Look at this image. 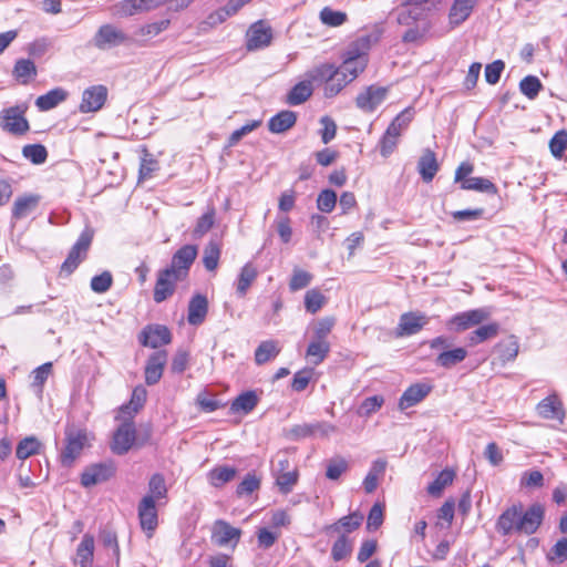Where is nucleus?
<instances>
[{
    "instance_id": "nucleus-55",
    "label": "nucleus",
    "mask_w": 567,
    "mask_h": 567,
    "mask_svg": "<svg viewBox=\"0 0 567 567\" xmlns=\"http://www.w3.org/2000/svg\"><path fill=\"white\" fill-rule=\"evenodd\" d=\"M147 392L144 386L140 385L133 390L128 404L122 406V412L131 414L136 413L145 404Z\"/></svg>"
},
{
    "instance_id": "nucleus-58",
    "label": "nucleus",
    "mask_w": 567,
    "mask_h": 567,
    "mask_svg": "<svg viewBox=\"0 0 567 567\" xmlns=\"http://www.w3.org/2000/svg\"><path fill=\"white\" fill-rule=\"evenodd\" d=\"M567 148V132L558 131L549 141V150L555 158L560 159Z\"/></svg>"
},
{
    "instance_id": "nucleus-7",
    "label": "nucleus",
    "mask_w": 567,
    "mask_h": 567,
    "mask_svg": "<svg viewBox=\"0 0 567 567\" xmlns=\"http://www.w3.org/2000/svg\"><path fill=\"white\" fill-rule=\"evenodd\" d=\"M367 63V54L360 52L357 47H351L344 55L343 63L336 70L351 82L365 69Z\"/></svg>"
},
{
    "instance_id": "nucleus-29",
    "label": "nucleus",
    "mask_w": 567,
    "mask_h": 567,
    "mask_svg": "<svg viewBox=\"0 0 567 567\" xmlns=\"http://www.w3.org/2000/svg\"><path fill=\"white\" fill-rule=\"evenodd\" d=\"M417 171L425 183L432 182L439 171L435 153L426 148L417 162Z\"/></svg>"
},
{
    "instance_id": "nucleus-6",
    "label": "nucleus",
    "mask_w": 567,
    "mask_h": 567,
    "mask_svg": "<svg viewBox=\"0 0 567 567\" xmlns=\"http://www.w3.org/2000/svg\"><path fill=\"white\" fill-rule=\"evenodd\" d=\"M272 29L264 20L252 23L246 33V48L248 51L264 49L271 43Z\"/></svg>"
},
{
    "instance_id": "nucleus-43",
    "label": "nucleus",
    "mask_w": 567,
    "mask_h": 567,
    "mask_svg": "<svg viewBox=\"0 0 567 567\" xmlns=\"http://www.w3.org/2000/svg\"><path fill=\"white\" fill-rule=\"evenodd\" d=\"M41 445L42 444L35 436H27L19 442L16 455L19 460H25L32 455L39 454Z\"/></svg>"
},
{
    "instance_id": "nucleus-40",
    "label": "nucleus",
    "mask_w": 567,
    "mask_h": 567,
    "mask_svg": "<svg viewBox=\"0 0 567 567\" xmlns=\"http://www.w3.org/2000/svg\"><path fill=\"white\" fill-rule=\"evenodd\" d=\"M13 75L20 83L28 84L37 75V66L29 59H20L14 64Z\"/></svg>"
},
{
    "instance_id": "nucleus-52",
    "label": "nucleus",
    "mask_w": 567,
    "mask_h": 567,
    "mask_svg": "<svg viewBox=\"0 0 567 567\" xmlns=\"http://www.w3.org/2000/svg\"><path fill=\"white\" fill-rule=\"evenodd\" d=\"M413 118V111L411 109L403 110L398 114L386 130L391 131L395 136L402 134V132L409 126Z\"/></svg>"
},
{
    "instance_id": "nucleus-25",
    "label": "nucleus",
    "mask_w": 567,
    "mask_h": 567,
    "mask_svg": "<svg viewBox=\"0 0 567 567\" xmlns=\"http://www.w3.org/2000/svg\"><path fill=\"white\" fill-rule=\"evenodd\" d=\"M166 0H124L118 3V12L130 17L158 8Z\"/></svg>"
},
{
    "instance_id": "nucleus-5",
    "label": "nucleus",
    "mask_w": 567,
    "mask_h": 567,
    "mask_svg": "<svg viewBox=\"0 0 567 567\" xmlns=\"http://www.w3.org/2000/svg\"><path fill=\"white\" fill-rule=\"evenodd\" d=\"M130 38L121 29L113 24H103L93 37V44L100 50H110L126 44Z\"/></svg>"
},
{
    "instance_id": "nucleus-8",
    "label": "nucleus",
    "mask_w": 567,
    "mask_h": 567,
    "mask_svg": "<svg viewBox=\"0 0 567 567\" xmlns=\"http://www.w3.org/2000/svg\"><path fill=\"white\" fill-rule=\"evenodd\" d=\"M489 313L483 308L464 311L453 316L446 323L450 330L462 332L480 326L488 318Z\"/></svg>"
},
{
    "instance_id": "nucleus-48",
    "label": "nucleus",
    "mask_w": 567,
    "mask_h": 567,
    "mask_svg": "<svg viewBox=\"0 0 567 567\" xmlns=\"http://www.w3.org/2000/svg\"><path fill=\"white\" fill-rule=\"evenodd\" d=\"M454 480V472L445 468L437 477L427 486V493L432 496H440L442 491Z\"/></svg>"
},
{
    "instance_id": "nucleus-64",
    "label": "nucleus",
    "mask_w": 567,
    "mask_h": 567,
    "mask_svg": "<svg viewBox=\"0 0 567 567\" xmlns=\"http://www.w3.org/2000/svg\"><path fill=\"white\" fill-rule=\"evenodd\" d=\"M260 487V480L255 474H247L245 478L237 486V495H250Z\"/></svg>"
},
{
    "instance_id": "nucleus-51",
    "label": "nucleus",
    "mask_w": 567,
    "mask_h": 567,
    "mask_svg": "<svg viewBox=\"0 0 567 567\" xmlns=\"http://www.w3.org/2000/svg\"><path fill=\"white\" fill-rule=\"evenodd\" d=\"M542 89L543 84L535 75H527L519 82L520 92L529 100L536 99Z\"/></svg>"
},
{
    "instance_id": "nucleus-11",
    "label": "nucleus",
    "mask_w": 567,
    "mask_h": 567,
    "mask_svg": "<svg viewBox=\"0 0 567 567\" xmlns=\"http://www.w3.org/2000/svg\"><path fill=\"white\" fill-rule=\"evenodd\" d=\"M115 474L113 463H97L87 466L81 474V485L92 487L96 484L106 482Z\"/></svg>"
},
{
    "instance_id": "nucleus-39",
    "label": "nucleus",
    "mask_w": 567,
    "mask_h": 567,
    "mask_svg": "<svg viewBox=\"0 0 567 567\" xmlns=\"http://www.w3.org/2000/svg\"><path fill=\"white\" fill-rule=\"evenodd\" d=\"M144 497H151L154 502H159L167 497V486L162 474L155 473L148 481V493Z\"/></svg>"
},
{
    "instance_id": "nucleus-28",
    "label": "nucleus",
    "mask_w": 567,
    "mask_h": 567,
    "mask_svg": "<svg viewBox=\"0 0 567 567\" xmlns=\"http://www.w3.org/2000/svg\"><path fill=\"white\" fill-rule=\"evenodd\" d=\"M315 80L308 76V72L306 73V79L299 83H297L288 93L287 102L290 105H299L306 102L313 92Z\"/></svg>"
},
{
    "instance_id": "nucleus-9",
    "label": "nucleus",
    "mask_w": 567,
    "mask_h": 567,
    "mask_svg": "<svg viewBox=\"0 0 567 567\" xmlns=\"http://www.w3.org/2000/svg\"><path fill=\"white\" fill-rule=\"evenodd\" d=\"M241 530L233 527L224 519H217L212 527V542L219 546H231L233 548L239 543Z\"/></svg>"
},
{
    "instance_id": "nucleus-21",
    "label": "nucleus",
    "mask_w": 567,
    "mask_h": 567,
    "mask_svg": "<svg viewBox=\"0 0 567 567\" xmlns=\"http://www.w3.org/2000/svg\"><path fill=\"white\" fill-rule=\"evenodd\" d=\"M537 413L546 420H557L563 424L565 410L563 403L556 394L548 395L537 404Z\"/></svg>"
},
{
    "instance_id": "nucleus-33",
    "label": "nucleus",
    "mask_w": 567,
    "mask_h": 567,
    "mask_svg": "<svg viewBox=\"0 0 567 567\" xmlns=\"http://www.w3.org/2000/svg\"><path fill=\"white\" fill-rule=\"evenodd\" d=\"M68 92L62 87H55L35 100V106L40 111H49L65 101Z\"/></svg>"
},
{
    "instance_id": "nucleus-56",
    "label": "nucleus",
    "mask_w": 567,
    "mask_h": 567,
    "mask_svg": "<svg viewBox=\"0 0 567 567\" xmlns=\"http://www.w3.org/2000/svg\"><path fill=\"white\" fill-rule=\"evenodd\" d=\"M298 481V472L297 470H289L281 473H278L276 476V483L281 493L288 494L292 491V487L296 485Z\"/></svg>"
},
{
    "instance_id": "nucleus-57",
    "label": "nucleus",
    "mask_w": 567,
    "mask_h": 567,
    "mask_svg": "<svg viewBox=\"0 0 567 567\" xmlns=\"http://www.w3.org/2000/svg\"><path fill=\"white\" fill-rule=\"evenodd\" d=\"M348 462L340 456L328 461L326 476L331 481H337L348 470Z\"/></svg>"
},
{
    "instance_id": "nucleus-10",
    "label": "nucleus",
    "mask_w": 567,
    "mask_h": 567,
    "mask_svg": "<svg viewBox=\"0 0 567 567\" xmlns=\"http://www.w3.org/2000/svg\"><path fill=\"white\" fill-rule=\"evenodd\" d=\"M198 250L195 245H185L181 247L172 257L171 266L167 269H173L175 278L185 279L188 275L189 268L197 257Z\"/></svg>"
},
{
    "instance_id": "nucleus-14",
    "label": "nucleus",
    "mask_w": 567,
    "mask_h": 567,
    "mask_svg": "<svg viewBox=\"0 0 567 567\" xmlns=\"http://www.w3.org/2000/svg\"><path fill=\"white\" fill-rule=\"evenodd\" d=\"M545 509L540 504H533L525 513L519 508V534L532 535L542 525Z\"/></svg>"
},
{
    "instance_id": "nucleus-47",
    "label": "nucleus",
    "mask_w": 567,
    "mask_h": 567,
    "mask_svg": "<svg viewBox=\"0 0 567 567\" xmlns=\"http://www.w3.org/2000/svg\"><path fill=\"white\" fill-rule=\"evenodd\" d=\"M220 257V246L218 243L210 240L204 249L203 262L208 271L217 268Z\"/></svg>"
},
{
    "instance_id": "nucleus-20",
    "label": "nucleus",
    "mask_w": 567,
    "mask_h": 567,
    "mask_svg": "<svg viewBox=\"0 0 567 567\" xmlns=\"http://www.w3.org/2000/svg\"><path fill=\"white\" fill-rule=\"evenodd\" d=\"M171 340V331L167 327L161 324L150 326L145 328L141 334L142 344L153 349L168 344Z\"/></svg>"
},
{
    "instance_id": "nucleus-18",
    "label": "nucleus",
    "mask_w": 567,
    "mask_h": 567,
    "mask_svg": "<svg viewBox=\"0 0 567 567\" xmlns=\"http://www.w3.org/2000/svg\"><path fill=\"white\" fill-rule=\"evenodd\" d=\"M385 96V87L371 85L357 96L355 104L363 112H373L384 101Z\"/></svg>"
},
{
    "instance_id": "nucleus-44",
    "label": "nucleus",
    "mask_w": 567,
    "mask_h": 567,
    "mask_svg": "<svg viewBox=\"0 0 567 567\" xmlns=\"http://www.w3.org/2000/svg\"><path fill=\"white\" fill-rule=\"evenodd\" d=\"M461 188L487 194H495L497 192L496 186L489 179L483 177H468L466 181H463Z\"/></svg>"
},
{
    "instance_id": "nucleus-41",
    "label": "nucleus",
    "mask_w": 567,
    "mask_h": 567,
    "mask_svg": "<svg viewBox=\"0 0 567 567\" xmlns=\"http://www.w3.org/2000/svg\"><path fill=\"white\" fill-rule=\"evenodd\" d=\"M258 403V396L254 391H247L238 395L231 403L230 410L235 413L237 412H244L249 413L251 412Z\"/></svg>"
},
{
    "instance_id": "nucleus-59",
    "label": "nucleus",
    "mask_w": 567,
    "mask_h": 567,
    "mask_svg": "<svg viewBox=\"0 0 567 567\" xmlns=\"http://www.w3.org/2000/svg\"><path fill=\"white\" fill-rule=\"evenodd\" d=\"M324 296L317 289H311L306 292L305 307L308 312L316 313L324 305Z\"/></svg>"
},
{
    "instance_id": "nucleus-17",
    "label": "nucleus",
    "mask_w": 567,
    "mask_h": 567,
    "mask_svg": "<svg viewBox=\"0 0 567 567\" xmlns=\"http://www.w3.org/2000/svg\"><path fill=\"white\" fill-rule=\"evenodd\" d=\"M137 513L142 529L151 535L158 524L156 502L151 497H143L138 503Z\"/></svg>"
},
{
    "instance_id": "nucleus-13",
    "label": "nucleus",
    "mask_w": 567,
    "mask_h": 567,
    "mask_svg": "<svg viewBox=\"0 0 567 567\" xmlns=\"http://www.w3.org/2000/svg\"><path fill=\"white\" fill-rule=\"evenodd\" d=\"M135 426L133 422H123L113 435L112 451L123 455L130 451L135 442Z\"/></svg>"
},
{
    "instance_id": "nucleus-34",
    "label": "nucleus",
    "mask_w": 567,
    "mask_h": 567,
    "mask_svg": "<svg viewBox=\"0 0 567 567\" xmlns=\"http://www.w3.org/2000/svg\"><path fill=\"white\" fill-rule=\"evenodd\" d=\"M467 357V351L464 348H455L452 350L442 351L435 359V363L439 367L451 369L455 367L457 363L465 360Z\"/></svg>"
},
{
    "instance_id": "nucleus-61",
    "label": "nucleus",
    "mask_w": 567,
    "mask_h": 567,
    "mask_svg": "<svg viewBox=\"0 0 567 567\" xmlns=\"http://www.w3.org/2000/svg\"><path fill=\"white\" fill-rule=\"evenodd\" d=\"M113 284V277L110 271H103L101 275L91 279V289L96 293L106 292Z\"/></svg>"
},
{
    "instance_id": "nucleus-31",
    "label": "nucleus",
    "mask_w": 567,
    "mask_h": 567,
    "mask_svg": "<svg viewBox=\"0 0 567 567\" xmlns=\"http://www.w3.org/2000/svg\"><path fill=\"white\" fill-rule=\"evenodd\" d=\"M39 202L40 196L33 194L18 197L13 203L12 217L14 219L28 217L37 209Z\"/></svg>"
},
{
    "instance_id": "nucleus-54",
    "label": "nucleus",
    "mask_w": 567,
    "mask_h": 567,
    "mask_svg": "<svg viewBox=\"0 0 567 567\" xmlns=\"http://www.w3.org/2000/svg\"><path fill=\"white\" fill-rule=\"evenodd\" d=\"M544 475L538 470L525 471L520 475L519 486L522 488H540L544 486Z\"/></svg>"
},
{
    "instance_id": "nucleus-35",
    "label": "nucleus",
    "mask_w": 567,
    "mask_h": 567,
    "mask_svg": "<svg viewBox=\"0 0 567 567\" xmlns=\"http://www.w3.org/2000/svg\"><path fill=\"white\" fill-rule=\"evenodd\" d=\"M257 276V268L251 262H247L241 268L236 287V292L239 297L246 296L249 287L256 280Z\"/></svg>"
},
{
    "instance_id": "nucleus-49",
    "label": "nucleus",
    "mask_w": 567,
    "mask_h": 567,
    "mask_svg": "<svg viewBox=\"0 0 567 567\" xmlns=\"http://www.w3.org/2000/svg\"><path fill=\"white\" fill-rule=\"evenodd\" d=\"M320 21L328 27H340L342 25L348 16L346 12L332 10L330 7H324L319 14Z\"/></svg>"
},
{
    "instance_id": "nucleus-53",
    "label": "nucleus",
    "mask_w": 567,
    "mask_h": 567,
    "mask_svg": "<svg viewBox=\"0 0 567 567\" xmlns=\"http://www.w3.org/2000/svg\"><path fill=\"white\" fill-rule=\"evenodd\" d=\"M23 156L35 165L43 164L47 161V148L41 144H29L22 148Z\"/></svg>"
},
{
    "instance_id": "nucleus-1",
    "label": "nucleus",
    "mask_w": 567,
    "mask_h": 567,
    "mask_svg": "<svg viewBox=\"0 0 567 567\" xmlns=\"http://www.w3.org/2000/svg\"><path fill=\"white\" fill-rule=\"evenodd\" d=\"M308 76L315 80L316 84L324 83V95L327 97L337 95L350 82L329 64H322L308 71Z\"/></svg>"
},
{
    "instance_id": "nucleus-3",
    "label": "nucleus",
    "mask_w": 567,
    "mask_h": 567,
    "mask_svg": "<svg viewBox=\"0 0 567 567\" xmlns=\"http://www.w3.org/2000/svg\"><path fill=\"white\" fill-rule=\"evenodd\" d=\"M93 237V228L86 226L71 248L65 261L62 264V271L71 274L78 268L80 262L86 257V252L92 244Z\"/></svg>"
},
{
    "instance_id": "nucleus-26",
    "label": "nucleus",
    "mask_w": 567,
    "mask_h": 567,
    "mask_svg": "<svg viewBox=\"0 0 567 567\" xmlns=\"http://www.w3.org/2000/svg\"><path fill=\"white\" fill-rule=\"evenodd\" d=\"M496 528L498 533L506 536L512 533H519V507L512 506L507 508L497 519Z\"/></svg>"
},
{
    "instance_id": "nucleus-32",
    "label": "nucleus",
    "mask_w": 567,
    "mask_h": 567,
    "mask_svg": "<svg viewBox=\"0 0 567 567\" xmlns=\"http://www.w3.org/2000/svg\"><path fill=\"white\" fill-rule=\"evenodd\" d=\"M297 121V115L292 111H281L272 116L268 122V128L271 133L280 134L291 128Z\"/></svg>"
},
{
    "instance_id": "nucleus-12",
    "label": "nucleus",
    "mask_w": 567,
    "mask_h": 567,
    "mask_svg": "<svg viewBox=\"0 0 567 567\" xmlns=\"http://www.w3.org/2000/svg\"><path fill=\"white\" fill-rule=\"evenodd\" d=\"M430 319L426 315L411 311L402 313L396 327V336L405 337L417 333L429 323Z\"/></svg>"
},
{
    "instance_id": "nucleus-60",
    "label": "nucleus",
    "mask_w": 567,
    "mask_h": 567,
    "mask_svg": "<svg viewBox=\"0 0 567 567\" xmlns=\"http://www.w3.org/2000/svg\"><path fill=\"white\" fill-rule=\"evenodd\" d=\"M52 372V363L45 362L32 371V388L37 389L38 392L42 391L43 384L48 380Z\"/></svg>"
},
{
    "instance_id": "nucleus-62",
    "label": "nucleus",
    "mask_w": 567,
    "mask_h": 567,
    "mask_svg": "<svg viewBox=\"0 0 567 567\" xmlns=\"http://www.w3.org/2000/svg\"><path fill=\"white\" fill-rule=\"evenodd\" d=\"M337 203V194L331 189L322 190L317 199V207L322 213H331Z\"/></svg>"
},
{
    "instance_id": "nucleus-24",
    "label": "nucleus",
    "mask_w": 567,
    "mask_h": 567,
    "mask_svg": "<svg viewBox=\"0 0 567 567\" xmlns=\"http://www.w3.org/2000/svg\"><path fill=\"white\" fill-rule=\"evenodd\" d=\"M363 516L360 513H351L347 516L341 517L336 523L328 525L324 527V532L328 534H346L348 536L349 533L358 529L362 524Z\"/></svg>"
},
{
    "instance_id": "nucleus-42",
    "label": "nucleus",
    "mask_w": 567,
    "mask_h": 567,
    "mask_svg": "<svg viewBox=\"0 0 567 567\" xmlns=\"http://www.w3.org/2000/svg\"><path fill=\"white\" fill-rule=\"evenodd\" d=\"M208 481L215 487H220L236 476V468L231 466H217L209 471Z\"/></svg>"
},
{
    "instance_id": "nucleus-38",
    "label": "nucleus",
    "mask_w": 567,
    "mask_h": 567,
    "mask_svg": "<svg viewBox=\"0 0 567 567\" xmlns=\"http://www.w3.org/2000/svg\"><path fill=\"white\" fill-rule=\"evenodd\" d=\"M280 352L278 342L275 340L262 341L255 351V361L258 365H261L269 360L276 358Z\"/></svg>"
},
{
    "instance_id": "nucleus-27",
    "label": "nucleus",
    "mask_w": 567,
    "mask_h": 567,
    "mask_svg": "<svg viewBox=\"0 0 567 567\" xmlns=\"http://www.w3.org/2000/svg\"><path fill=\"white\" fill-rule=\"evenodd\" d=\"M207 312V298L200 293L195 295L188 303V322L193 326L200 324L205 320Z\"/></svg>"
},
{
    "instance_id": "nucleus-19",
    "label": "nucleus",
    "mask_w": 567,
    "mask_h": 567,
    "mask_svg": "<svg viewBox=\"0 0 567 567\" xmlns=\"http://www.w3.org/2000/svg\"><path fill=\"white\" fill-rule=\"evenodd\" d=\"M166 362L167 352L164 350L150 355L145 365V382L147 385H154L161 380Z\"/></svg>"
},
{
    "instance_id": "nucleus-2",
    "label": "nucleus",
    "mask_w": 567,
    "mask_h": 567,
    "mask_svg": "<svg viewBox=\"0 0 567 567\" xmlns=\"http://www.w3.org/2000/svg\"><path fill=\"white\" fill-rule=\"evenodd\" d=\"M87 443L86 432L69 429L65 432V447L61 452L60 462L63 467H72Z\"/></svg>"
},
{
    "instance_id": "nucleus-22",
    "label": "nucleus",
    "mask_w": 567,
    "mask_h": 567,
    "mask_svg": "<svg viewBox=\"0 0 567 567\" xmlns=\"http://www.w3.org/2000/svg\"><path fill=\"white\" fill-rule=\"evenodd\" d=\"M432 386L425 383H414L410 385L399 400V409L404 411L412 408L425 399L431 392Z\"/></svg>"
},
{
    "instance_id": "nucleus-50",
    "label": "nucleus",
    "mask_w": 567,
    "mask_h": 567,
    "mask_svg": "<svg viewBox=\"0 0 567 567\" xmlns=\"http://www.w3.org/2000/svg\"><path fill=\"white\" fill-rule=\"evenodd\" d=\"M215 224V209L209 208L204 215H202L194 228L193 237L196 239L202 238L205 234H207Z\"/></svg>"
},
{
    "instance_id": "nucleus-4",
    "label": "nucleus",
    "mask_w": 567,
    "mask_h": 567,
    "mask_svg": "<svg viewBox=\"0 0 567 567\" xmlns=\"http://www.w3.org/2000/svg\"><path fill=\"white\" fill-rule=\"evenodd\" d=\"M27 107L16 105L4 109L0 113V126L3 131L11 134L22 135L30 128L28 120L24 117Z\"/></svg>"
},
{
    "instance_id": "nucleus-63",
    "label": "nucleus",
    "mask_w": 567,
    "mask_h": 567,
    "mask_svg": "<svg viewBox=\"0 0 567 567\" xmlns=\"http://www.w3.org/2000/svg\"><path fill=\"white\" fill-rule=\"evenodd\" d=\"M312 280V275L301 269H295L289 282L291 291H297L306 288Z\"/></svg>"
},
{
    "instance_id": "nucleus-23",
    "label": "nucleus",
    "mask_w": 567,
    "mask_h": 567,
    "mask_svg": "<svg viewBox=\"0 0 567 567\" xmlns=\"http://www.w3.org/2000/svg\"><path fill=\"white\" fill-rule=\"evenodd\" d=\"M477 0H454L449 12V23L455 28L466 21L473 12Z\"/></svg>"
},
{
    "instance_id": "nucleus-45",
    "label": "nucleus",
    "mask_w": 567,
    "mask_h": 567,
    "mask_svg": "<svg viewBox=\"0 0 567 567\" xmlns=\"http://www.w3.org/2000/svg\"><path fill=\"white\" fill-rule=\"evenodd\" d=\"M352 551V542L346 535H338L337 540L333 543L331 548V557L334 561H340L348 557Z\"/></svg>"
},
{
    "instance_id": "nucleus-46",
    "label": "nucleus",
    "mask_w": 567,
    "mask_h": 567,
    "mask_svg": "<svg viewBox=\"0 0 567 567\" xmlns=\"http://www.w3.org/2000/svg\"><path fill=\"white\" fill-rule=\"evenodd\" d=\"M423 16V9L417 6H406L403 3V8L398 13V22L401 25L410 27L414 22L420 21Z\"/></svg>"
},
{
    "instance_id": "nucleus-16",
    "label": "nucleus",
    "mask_w": 567,
    "mask_h": 567,
    "mask_svg": "<svg viewBox=\"0 0 567 567\" xmlns=\"http://www.w3.org/2000/svg\"><path fill=\"white\" fill-rule=\"evenodd\" d=\"M107 97V89L104 85H93L84 90L80 111L90 113L99 111L105 103Z\"/></svg>"
},
{
    "instance_id": "nucleus-37",
    "label": "nucleus",
    "mask_w": 567,
    "mask_h": 567,
    "mask_svg": "<svg viewBox=\"0 0 567 567\" xmlns=\"http://www.w3.org/2000/svg\"><path fill=\"white\" fill-rule=\"evenodd\" d=\"M329 352L330 343L328 341L312 339L307 348L306 357L312 364L318 365L327 358Z\"/></svg>"
},
{
    "instance_id": "nucleus-30",
    "label": "nucleus",
    "mask_w": 567,
    "mask_h": 567,
    "mask_svg": "<svg viewBox=\"0 0 567 567\" xmlns=\"http://www.w3.org/2000/svg\"><path fill=\"white\" fill-rule=\"evenodd\" d=\"M94 557V537L85 534L76 548L74 564L79 567H89Z\"/></svg>"
},
{
    "instance_id": "nucleus-15",
    "label": "nucleus",
    "mask_w": 567,
    "mask_h": 567,
    "mask_svg": "<svg viewBox=\"0 0 567 567\" xmlns=\"http://www.w3.org/2000/svg\"><path fill=\"white\" fill-rule=\"evenodd\" d=\"M182 278H175L173 269H163L158 272L156 285L154 288V301L161 303L171 297L175 291V285L182 281Z\"/></svg>"
},
{
    "instance_id": "nucleus-36",
    "label": "nucleus",
    "mask_w": 567,
    "mask_h": 567,
    "mask_svg": "<svg viewBox=\"0 0 567 567\" xmlns=\"http://www.w3.org/2000/svg\"><path fill=\"white\" fill-rule=\"evenodd\" d=\"M499 332V324L496 322H491L488 324L480 326L477 329L472 331L468 337V343L471 346H476L486 340L495 338Z\"/></svg>"
}]
</instances>
